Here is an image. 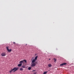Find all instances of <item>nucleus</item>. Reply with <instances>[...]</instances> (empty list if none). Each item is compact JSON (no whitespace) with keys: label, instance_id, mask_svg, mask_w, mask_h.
Here are the masks:
<instances>
[{"label":"nucleus","instance_id":"a211bd4d","mask_svg":"<svg viewBox=\"0 0 74 74\" xmlns=\"http://www.w3.org/2000/svg\"><path fill=\"white\" fill-rule=\"evenodd\" d=\"M49 60H50V59H49Z\"/></svg>","mask_w":74,"mask_h":74},{"label":"nucleus","instance_id":"f03ea898","mask_svg":"<svg viewBox=\"0 0 74 74\" xmlns=\"http://www.w3.org/2000/svg\"><path fill=\"white\" fill-rule=\"evenodd\" d=\"M24 61L25 63L27 62L26 60H21L20 61V62H19V63H23Z\"/></svg>","mask_w":74,"mask_h":74},{"label":"nucleus","instance_id":"f8f14e48","mask_svg":"<svg viewBox=\"0 0 74 74\" xmlns=\"http://www.w3.org/2000/svg\"><path fill=\"white\" fill-rule=\"evenodd\" d=\"M31 69V67H28V70H30Z\"/></svg>","mask_w":74,"mask_h":74},{"label":"nucleus","instance_id":"6ab92c4d","mask_svg":"<svg viewBox=\"0 0 74 74\" xmlns=\"http://www.w3.org/2000/svg\"><path fill=\"white\" fill-rule=\"evenodd\" d=\"M27 45V44H26V45Z\"/></svg>","mask_w":74,"mask_h":74},{"label":"nucleus","instance_id":"ddd939ff","mask_svg":"<svg viewBox=\"0 0 74 74\" xmlns=\"http://www.w3.org/2000/svg\"><path fill=\"white\" fill-rule=\"evenodd\" d=\"M47 73V71H45L44 72L43 74H46Z\"/></svg>","mask_w":74,"mask_h":74},{"label":"nucleus","instance_id":"dca6fc26","mask_svg":"<svg viewBox=\"0 0 74 74\" xmlns=\"http://www.w3.org/2000/svg\"><path fill=\"white\" fill-rule=\"evenodd\" d=\"M13 44H16V43H15V42H13Z\"/></svg>","mask_w":74,"mask_h":74},{"label":"nucleus","instance_id":"7ed1b4c3","mask_svg":"<svg viewBox=\"0 0 74 74\" xmlns=\"http://www.w3.org/2000/svg\"><path fill=\"white\" fill-rule=\"evenodd\" d=\"M7 50L8 52H10L11 51H12V49H10V50L8 49V47H6Z\"/></svg>","mask_w":74,"mask_h":74},{"label":"nucleus","instance_id":"2eb2a0df","mask_svg":"<svg viewBox=\"0 0 74 74\" xmlns=\"http://www.w3.org/2000/svg\"><path fill=\"white\" fill-rule=\"evenodd\" d=\"M53 60H54V62H55L56 61V59H55V58L53 59Z\"/></svg>","mask_w":74,"mask_h":74},{"label":"nucleus","instance_id":"6e6552de","mask_svg":"<svg viewBox=\"0 0 74 74\" xmlns=\"http://www.w3.org/2000/svg\"><path fill=\"white\" fill-rule=\"evenodd\" d=\"M36 62V60L35 59H34L32 61V63H33L34 62Z\"/></svg>","mask_w":74,"mask_h":74},{"label":"nucleus","instance_id":"f257e3e1","mask_svg":"<svg viewBox=\"0 0 74 74\" xmlns=\"http://www.w3.org/2000/svg\"><path fill=\"white\" fill-rule=\"evenodd\" d=\"M18 69L17 68L14 67L13 69H11V71H9V73H11L14 70V71H13V72H15L16 71L18 70Z\"/></svg>","mask_w":74,"mask_h":74},{"label":"nucleus","instance_id":"aec40b11","mask_svg":"<svg viewBox=\"0 0 74 74\" xmlns=\"http://www.w3.org/2000/svg\"><path fill=\"white\" fill-rule=\"evenodd\" d=\"M36 73H35V74H36Z\"/></svg>","mask_w":74,"mask_h":74},{"label":"nucleus","instance_id":"4468645a","mask_svg":"<svg viewBox=\"0 0 74 74\" xmlns=\"http://www.w3.org/2000/svg\"><path fill=\"white\" fill-rule=\"evenodd\" d=\"M20 70L23 71V69H22V68H20Z\"/></svg>","mask_w":74,"mask_h":74},{"label":"nucleus","instance_id":"1a4fd4ad","mask_svg":"<svg viewBox=\"0 0 74 74\" xmlns=\"http://www.w3.org/2000/svg\"><path fill=\"white\" fill-rule=\"evenodd\" d=\"M48 66L49 67H51V66H52V65L51 64H48Z\"/></svg>","mask_w":74,"mask_h":74},{"label":"nucleus","instance_id":"20e7f679","mask_svg":"<svg viewBox=\"0 0 74 74\" xmlns=\"http://www.w3.org/2000/svg\"><path fill=\"white\" fill-rule=\"evenodd\" d=\"M67 63H62V64H60V66H63L64 65H65L66 64H67Z\"/></svg>","mask_w":74,"mask_h":74},{"label":"nucleus","instance_id":"0eeeda50","mask_svg":"<svg viewBox=\"0 0 74 74\" xmlns=\"http://www.w3.org/2000/svg\"><path fill=\"white\" fill-rule=\"evenodd\" d=\"M22 65V63H21L18 65V67H20Z\"/></svg>","mask_w":74,"mask_h":74},{"label":"nucleus","instance_id":"39448f33","mask_svg":"<svg viewBox=\"0 0 74 74\" xmlns=\"http://www.w3.org/2000/svg\"><path fill=\"white\" fill-rule=\"evenodd\" d=\"M1 56H6L5 53L3 52L1 54Z\"/></svg>","mask_w":74,"mask_h":74},{"label":"nucleus","instance_id":"f3484780","mask_svg":"<svg viewBox=\"0 0 74 74\" xmlns=\"http://www.w3.org/2000/svg\"><path fill=\"white\" fill-rule=\"evenodd\" d=\"M36 71L35 70H34L33 71H32V72H34V71Z\"/></svg>","mask_w":74,"mask_h":74},{"label":"nucleus","instance_id":"9b49d317","mask_svg":"<svg viewBox=\"0 0 74 74\" xmlns=\"http://www.w3.org/2000/svg\"><path fill=\"white\" fill-rule=\"evenodd\" d=\"M22 68H26V67L25 66V65L22 66Z\"/></svg>","mask_w":74,"mask_h":74},{"label":"nucleus","instance_id":"9d476101","mask_svg":"<svg viewBox=\"0 0 74 74\" xmlns=\"http://www.w3.org/2000/svg\"><path fill=\"white\" fill-rule=\"evenodd\" d=\"M38 57V56H37L36 57H35V59H34V60H37V58Z\"/></svg>","mask_w":74,"mask_h":74},{"label":"nucleus","instance_id":"423d86ee","mask_svg":"<svg viewBox=\"0 0 74 74\" xmlns=\"http://www.w3.org/2000/svg\"><path fill=\"white\" fill-rule=\"evenodd\" d=\"M36 65V63H32V64L31 65V66L33 67L35 66Z\"/></svg>","mask_w":74,"mask_h":74}]
</instances>
